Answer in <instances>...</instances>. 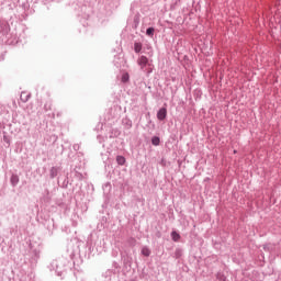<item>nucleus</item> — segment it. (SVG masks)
I'll return each mask as SVG.
<instances>
[{
  "mask_svg": "<svg viewBox=\"0 0 281 281\" xmlns=\"http://www.w3.org/2000/svg\"><path fill=\"white\" fill-rule=\"evenodd\" d=\"M134 52L136 53V54H139V52H142V43H135L134 44Z\"/></svg>",
  "mask_w": 281,
  "mask_h": 281,
  "instance_id": "0eeeda50",
  "label": "nucleus"
},
{
  "mask_svg": "<svg viewBox=\"0 0 281 281\" xmlns=\"http://www.w3.org/2000/svg\"><path fill=\"white\" fill-rule=\"evenodd\" d=\"M159 137H157V136H155L153 139H151V144L154 145V146H159Z\"/></svg>",
  "mask_w": 281,
  "mask_h": 281,
  "instance_id": "9b49d317",
  "label": "nucleus"
},
{
  "mask_svg": "<svg viewBox=\"0 0 281 281\" xmlns=\"http://www.w3.org/2000/svg\"><path fill=\"white\" fill-rule=\"evenodd\" d=\"M32 97V94H30V92L27 91H23L20 95V100L22 102H27V100H30V98Z\"/></svg>",
  "mask_w": 281,
  "mask_h": 281,
  "instance_id": "7ed1b4c3",
  "label": "nucleus"
},
{
  "mask_svg": "<svg viewBox=\"0 0 281 281\" xmlns=\"http://www.w3.org/2000/svg\"><path fill=\"white\" fill-rule=\"evenodd\" d=\"M171 238L175 243H179V240L181 239V235H179V233H177L176 231H173L171 233Z\"/></svg>",
  "mask_w": 281,
  "mask_h": 281,
  "instance_id": "20e7f679",
  "label": "nucleus"
},
{
  "mask_svg": "<svg viewBox=\"0 0 281 281\" xmlns=\"http://www.w3.org/2000/svg\"><path fill=\"white\" fill-rule=\"evenodd\" d=\"M116 161L119 166H124V164H126V158H124L123 156H117Z\"/></svg>",
  "mask_w": 281,
  "mask_h": 281,
  "instance_id": "39448f33",
  "label": "nucleus"
},
{
  "mask_svg": "<svg viewBox=\"0 0 281 281\" xmlns=\"http://www.w3.org/2000/svg\"><path fill=\"white\" fill-rule=\"evenodd\" d=\"M137 65H139L140 69H144V67H146L148 65V57L146 56H140L137 59Z\"/></svg>",
  "mask_w": 281,
  "mask_h": 281,
  "instance_id": "f03ea898",
  "label": "nucleus"
},
{
  "mask_svg": "<svg viewBox=\"0 0 281 281\" xmlns=\"http://www.w3.org/2000/svg\"><path fill=\"white\" fill-rule=\"evenodd\" d=\"M167 116H168V110L166 108H161L157 112V120H159L160 122H164V120H166Z\"/></svg>",
  "mask_w": 281,
  "mask_h": 281,
  "instance_id": "f257e3e1",
  "label": "nucleus"
},
{
  "mask_svg": "<svg viewBox=\"0 0 281 281\" xmlns=\"http://www.w3.org/2000/svg\"><path fill=\"white\" fill-rule=\"evenodd\" d=\"M130 76H128V74L127 72H125V74H123V76H122V82H128V80H130Z\"/></svg>",
  "mask_w": 281,
  "mask_h": 281,
  "instance_id": "1a4fd4ad",
  "label": "nucleus"
},
{
  "mask_svg": "<svg viewBox=\"0 0 281 281\" xmlns=\"http://www.w3.org/2000/svg\"><path fill=\"white\" fill-rule=\"evenodd\" d=\"M142 255L145 256L146 258H148V256H150V248L143 247L142 248Z\"/></svg>",
  "mask_w": 281,
  "mask_h": 281,
  "instance_id": "423d86ee",
  "label": "nucleus"
},
{
  "mask_svg": "<svg viewBox=\"0 0 281 281\" xmlns=\"http://www.w3.org/2000/svg\"><path fill=\"white\" fill-rule=\"evenodd\" d=\"M146 34L147 36H153L155 34V29L154 27L147 29Z\"/></svg>",
  "mask_w": 281,
  "mask_h": 281,
  "instance_id": "9d476101",
  "label": "nucleus"
},
{
  "mask_svg": "<svg viewBox=\"0 0 281 281\" xmlns=\"http://www.w3.org/2000/svg\"><path fill=\"white\" fill-rule=\"evenodd\" d=\"M11 183H12V186H16V183H19V176H12Z\"/></svg>",
  "mask_w": 281,
  "mask_h": 281,
  "instance_id": "6e6552de",
  "label": "nucleus"
}]
</instances>
